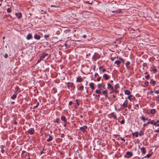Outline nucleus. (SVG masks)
<instances>
[{
    "instance_id": "nucleus-59",
    "label": "nucleus",
    "mask_w": 159,
    "mask_h": 159,
    "mask_svg": "<svg viewBox=\"0 0 159 159\" xmlns=\"http://www.w3.org/2000/svg\"><path fill=\"white\" fill-rule=\"evenodd\" d=\"M65 135L64 134H61V137L62 138H64L65 137Z\"/></svg>"
},
{
    "instance_id": "nucleus-56",
    "label": "nucleus",
    "mask_w": 159,
    "mask_h": 159,
    "mask_svg": "<svg viewBox=\"0 0 159 159\" xmlns=\"http://www.w3.org/2000/svg\"><path fill=\"white\" fill-rule=\"evenodd\" d=\"M8 54L7 53L5 54L4 55V58H7L8 57Z\"/></svg>"
},
{
    "instance_id": "nucleus-45",
    "label": "nucleus",
    "mask_w": 159,
    "mask_h": 159,
    "mask_svg": "<svg viewBox=\"0 0 159 159\" xmlns=\"http://www.w3.org/2000/svg\"><path fill=\"white\" fill-rule=\"evenodd\" d=\"M19 89V87L17 86L15 88V91L14 92H17V91H18Z\"/></svg>"
},
{
    "instance_id": "nucleus-25",
    "label": "nucleus",
    "mask_w": 159,
    "mask_h": 159,
    "mask_svg": "<svg viewBox=\"0 0 159 159\" xmlns=\"http://www.w3.org/2000/svg\"><path fill=\"white\" fill-rule=\"evenodd\" d=\"M156 112V110L155 109H152L151 110L150 113L152 114H154Z\"/></svg>"
},
{
    "instance_id": "nucleus-6",
    "label": "nucleus",
    "mask_w": 159,
    "mask_h": 159,
    "mask_svg": "<svg viewBox=\"0 0 159 159\" xmlns=\"http://www.w3.org/2000/svg\"><path fill=\"white\" fill-rule=\"evenodd\" d=\"M28 132L29 134H34V130L33 128H31L28 130Z\"/></svg>"
},
{
    "instance_id": "nucleus-49",
    "label": "nucleus",
    "mask_w": 159,
    "mask_h": 159,
    "mask_svg": "<svg viewBox=\"0 0 159 159\" xmlns=\"http://www.w3.org/2000/svg\"><path fill=\"white\" fill-rule=\"evenodd\" d=\"M95 97L97 98V99L98 100L100 98V95H96Z\"/></svg>"
},
{
    "instance_id": "nucleus-2",
    "label": "nucleus",
    "mask_w": 159,
    "mask_h": 159,
    "mask_svg": "<svg viewBox=\"0 0 159 159\" xmlns=\"http://www.w3.org/2000/svg\"><path fill=\"white\" fill-rule=\"evenodd\" d=\"M93 59L94 60H96L97 59L99 58L100 57V56L99 54L97 53H95L93 56Z\"/></svg>"
},
{
    "instance_id": "nucleus-16",
    "label": "nucleus",
    "mask_w": 159,
    "mask_h": 159,
    "mask_svg": "<svg viewBox=\"0 0 159 159\" xmlns=\"http://www.w3.org/2000/svg\"><path fill=\"white\" fill-rule=\"evenodd\" d=\"M15 15L19 19L20 18L22 17V15L21 13H15Z\"/></svg>"
},
{
    "instance_id": "nucleus-33",
    "label": "nucleus",
    "mask_w": 159,
    "mask_h": 159,
    "mask_svg": "<svg viewBox=\"0 0 159 159\" xmlns=\"http://www.w3.org/2000/svg\"><path fill=\"white\" fill-rule=\"evenodd\" d=\"M96 93L97 94H100L101 93V92L100 90L99 89H97L96 90Z\"/></svg>"
},
{
    "instance_id": "nucleus-62",
    "label": "nucleus",
    "mask_w": 159,
    "mask_h": 159,
    "mask_svg": "<svg viewBox=\"0 0 159 159\" xmlns=\"http://www.w3.org/2000/svg\"><path fill=\"white\" fill-rule=\"evenodd\" d=\"M44 150V148H43V149H42V151H41L40 152V153L41 154H42L43 153H44V152H43V151Z\"/></svg>"
},
{
    "instance_id": "nucleus-40",
    "label": "nucleus",
    "mask_w": 159,
    "mask_h": 159,
    "mask_svg": "<svg viewBox=\"0 0 159 159\" xmlns=\"http://www.w3.org/2000/svg\"><path fill=\"white\" fill-rule=\"evenodd\" d=\"M135 108L136 110H138L139 108V106L138 104H136L135 105Z\"/></svg>"
},
{
    "instance_id": "nucleus-23",
    "label": "nucleus",
    "mask_w": 159,
    "mask_h": 159,
    "mask_svg": "<svg viewBox=\"0 0 159 159\" xmlns=\"http://www.w3.org/2000/svg\"><path fill=\"white\" fill-rule=\"evenodd\" d=\"M122 107L125 108L128 107V103L127 102V100L125 101V102L123 103Z\"/></svg>"
},
{
    "instance_id": "nucleus-61",
    "label": "nucleus",
    "mask_w": 159,
    "mask_h": 159,
    "mask_svg": "<svg viewBox=\"0 0 159 159\" xmlns=\"http://www.w3.org/2000/svg\"><path fill=\"white\" fill-rule=\"evenodd\" d=\"M154 132H159V128L157 130H155L154 131Z\"/></svg>"
},
{
    "instance_id": "nucleus-17",
    "label": "nucleus",
    "mask_w": 159,
    "mask_h": 159,
    "mask_svg": "<svg viewBox=\"0 0 159 159\" xmlns=\"http://www.w3.org/2000/svg\"><path fill=\"white\" fill-rule=\"evenodd\" d=\"M140 119L143 120V122H145L146 120H148V118H145L144 116L140 117Z\"/></svg>"
},
{
    "instance_id": "nucleus-19",
    "label": "nucleus",
    "mask_w": 159,
    "mask_h": 159,
    "mask_svg": "<svg viewBox=\"0 0 159 159\" xmlns=\"http://www.w3.org/2000/svg\"><path fill=\"white\" fill-rule=\"evenodd\" d=\"M32 38V35L30 34H28L26 37V39L28 40L31 39Z\"/></svg>"
},
{
    "instance_id": "nucleus-20",
    "label": "nucleus",
    "mask_w": 159,
    "mask_h": 159,
    "mask_svg": "<svg viewBox=\"0 0 159 159\" xmlns=\"http://www.w3.org/2000/svg\"><path fill=\"white\" fill-rule=\"evenodd\" d=\"M34 37L35 39L37 40H39L41 38V37L39 35H38L36 34H34Z\"/></svg>"
},
{
    "instance_id": "nucleus-13",
    "label": "nucleus",
    "mask_w": 159,
    "mask_h": 159,
    "mask_svg": "<svg viewBox=\"0 0 159 159\" xmlns=\"http://www.w3.org/2000/svg\"><path fill=\"white\" fill-rule=\"evenodd\" d=\"M126 154L128 156V157L129 158H130L133 155V153L131 152H126Z\"/></svg>"
},
{
    "instance_id": "nucleus-51",
    "label": "nucleus",
    "mask_w": 159,
    "mask_h": 159,
    "mask_svg": "<svg viewBox=\"0 0 159 159\" xmlns=\"http://www.w3.org/2000/svg\"><path fill=\"white\" fill-rule=\"evenodd\" d=\"M75 101L76 102V104L77 105V106H79L80 105V103L79 102L78 100L76 99Z\"/></svg>"
},
{
    "instance_id": "nucleus-39",
    "label": "nucleus",
    "mask_w": 159,
    "mask_h": 159,
    "mask_svg": "<svg viewBox=\"0 0 159 159\" xmlns=\"http://www.w3.org/2000/svg\"><path fill=\"white\" fill-rule=\"evenodd\" d=\"M117 13H121L122 12V11L121 9H118L116 11Z\"/></svg>"
},
{
    "instance_id": "nucleus-35",
    "label": "nucleus",
    "mask_w": 159,
    "mask_h": 159,
    "mask_svg": "<svg viewBox=\"0 0 159 159\" xmlns=\"http://www.w3.org/2000/svg\"><path fill=\"white\" fill-rule=\"evenodd\" d=\"M7 12L8 13H10L11 12V10L10 7L7 8Z\"/></svg>"
},
{
    "instance_id": "nucleus-55",
    "label": "nucleus",
    "mask_w": 159,
    "mask_h": 159,
    "mask_svg": "<svg viewBox=\"0 0 159 159\" xmlns=\"http://www.w3.org/2000/svg\"><path fill=\"white\" fill-rule=\"evenodd\" d=\"M51 7H59V6H55L54 5H51Z\"/></svg>"
},
{
    "instance_id": "nucleus-21",
    "label": "nucleus",
    "mask_w": 159,
    "mask_h": 159,
    "mask_svg": "<svg viewBox=\"0 0 159 159\" xmlns=\"http://www.w3.org/2000/svg\"><path fill=\"white\" fill-rule=\"evenodd\" d=\"M141 152L143 154H145L146 152V150L144 147H143L141 148Z\"/></svg>"
},
{
    "instance_id": "nucleus-28",
    "label": "nucleus",
    "mask_w": 159,
    "mask_h": 159,
    "mask_svg": "<svg viewBox=\"0 0 159 159\" xmlns=\"http://www.w3.org/2000/svg\"><path fill=\"white\" fill-rule=\"evenodd\" d=\"M149 124H154V123L155 122H154V120H151L150 119H149Z\"/></svg>"
},
{
    "instance_id": "nucleus-15",
    "label": "nucleus",
    "mask_w": 159,
    "mask_h": 159,
    "mask_svg": "<svg viewBox=\"0 0 159 159\" xmlns=\"http://www.w3.org/2000/svg\"><path fill=\"white\" fill-rule=\"evenodd\" d=\"M107 85L108 86L107 88L108 89H111V90H113V87L111 85V84L109 83H107Z\"/></svg>"
},
{
    "instance_id": "nucleus-1",
    "label": "nucleus",
    "mask_w": 159,
    "mask_h": 159,
    "mask_svg": "<svg viewBox=\"0 0 159 159\" xmlns=\"http://www.w3.org/2000/svg\"><path fill=\"white\" fill-rule=\"evenodd\" d=\"M88 128V127L84 125L83 127H80L79 130H80L81 131L84 133L85 132H86V130Z\"/></svg>"
},
{
    "instance_id": "nucleus-29",
    "label": "nucleus",
    "mask_w": 159,
    "mask_h": 159,
    "mask_svg": "<svg viewBox=\"0 0 159 159\" xmlns=\"http://www.w3.org/2000/svg\"><path fill=\"white\" fill-rule=\"evenodd\" d=\"M144 134L143 132L141 130H140L139 132V135L140 136H141L142 135H143Z\"/></svg>"
},
{
    "instance_id": "nucleus-48",
    "label": "nucleus",
    "mask_w": 159,
    "mask_h": 159,
    "mask_svg": "<svg viewBox=\"0 0 159 159\" xmlns=\"http://www.w3.org/2000/svg\"><path fill=\"white\" fill-rule=\"evenodd\" d=\"M149 83L148 81H145L144 82V84L146 86H148V85Z\"/></svg>"
},
{
    "instance_id": "nucleus-27",
    "label": "nucleus",
    "mask_w": 159,
    "mask_h": 159,
    "mask_svg": "<svg viewBox=\"0 0 159 159\" xmlns=\"http://www.w3.org/2000/svg\"><path fill=\"white\" fill-rule=\"evenodd\" d=\"M132 135L133 136L135 135L136 137H137L138 136V133L137 132H135L132 133Z\"/></svg>"
},
{
    "instance_id": "nucleus-41",
    "label": "nucleus",
    "mask_w": 159,
    "mask_h": 159,
    "mask_svg": "<svg viewBox=\"0 0 159 159\" xmlns=\"http://www.w3.org/2000/svg\"><path fill=\"white\" fill-rule=\"evenodd\" d=\"M102 83L101 84H98V88H100L101 87V86H102Z\"/></svg>"
},
{
    "instance_id": "nucleus-50",
    "label": "nucleus",
    "mask_w": 159,
    "mask_h": 159,
    "mask_svg": "<svg viewBox=\"0 0 159 159\" xmlns=\"http://www.w3.org/2000/svg\"><path fill=\"white\" fill-rule=\"evenodd\" d=\"M42 60V59L40 57L38 59V60L37 61V63H39Z\"/></svg>"
},
{
    "instance_id": "nucleus-4",
    "label": "nucleus",
    "mask_w": 159,
    "mask_h": 159,
    "mask_svg": "<svg viewBox=\"0 0 159 159\" xmlns=\"http://www.w3.org/2000/svg\"><path fill=\"white\" fill-rule=\"evenodd\" d=\"M128 99L131 101L133 100H135V97L132 95H130L128 97Z\"/></svg>"
},
{
    "instance_id": "nucleus-10",
    "label": "nucleus",
    "mask_w": 159,
    "mask_h": 159,
    "mask_svg": "<svg viewBox=\"0 0 159 159\" xmlns=\"http://www.w3.org/2000/svg\"><path fill=\"white\" fill-rule=\"evenodd\" d=\"M150 83L154 86L156 84V81L153 80L152 79H151L150 80Z\"/></svg>"
},
{
    "instance_id": "nucleus-60",
    "label": "nucleus",
    "mask_w": 159,
    "mask_h": 159,
    "mask_svg": "<svg viewBox=\"0 0 159 159\" xmlns=\"http://www.w3.org/2000/svg\"><path fill=\"white\" fill-rule=\"evenodd\" d=\"M154 92L157 94H158L159 93V90L156 91H154Z\"/></svg>"
},
{
    "instance_id": "nucleus-47",
    "label": "nucleus",
    "mask_w": 159,
    "mask_h": 159,
    "mask_svg": "<svg viewBox=\"0 0 159 159\" xmlns=\"http://www.w3.org/2000/svg\"><path fill=\"white\" fill-rule=\"evenodd\" d=\"M59 119L57 118L56 120V121H54V122L58 124L59 122Z\"/></svg>"
},
{
    "instance_id": "nucleus-12",
    "label": "nucleus",
    "mask_w": 159,
    "mask_h": 159,
    "mask_svg": "<svg viewBox=\"0 0 159 159\" xmlns=\"http://www.w3.org/2000/svg\"><path fill=\"white\" fill-rule=\"evenodd\" d=\"M17 93L14 92V93L11 97V98L13 100H14L16 98Z\"/></svg>"
},
{
    "instance_id": "nucleus-63",
    "label": "nucleus",
    "mask_w": 159,
    "mask_h": 159,
    "mask_svg": "<svg viewBox=\"0 0 159 159\" xmlns=\"http://www.w3.org/2000/svg\"><path fill=\"white\" fill-rule=\"evenodd\" d=\"M71 83L68 82L67 83V86L68 87V86H70V84Z\"/></svg>"
},
{
    "instance_id": "nucleus-9",
    "label": "nucleus",
    "mask_w": 159,
    "mask_h": 159,
    "mask_svg": "<svg viewBox=\"0 0 159 159\" xmlns=\"http://www.w3.org/2000/svg\"><path fill=\"white\" fill-rule=\"evenodd\" d=\"M110 115L111 116V117L115 119L116 120H117V118L114 112H111L110 114Z\"/></svg>"
},
{
    "instance_id": "nucleus-43",
    "label": "nucleus",
    "mask_w": 159,
    "mask_h": 159,
    "mask_svg": "<svg viewBox=\"0 0 159 159\" xmlns=\"http://www.w3.org/2000/svg\"><path fill=\"white\" fill-rule=\"evenodd\" d=\"M50 34H45L44 35V38L45 39H47L49 37Z\"/></svg>"
},
{
    "instance_id": "nucleus-18",
    "label": "nucleus",
    "mask_w": 159,
    "mask_h": 159,
    "mask_svg": "<svg viewBox=\"0 0 159 159\" xmlns=\"http://www.w3.org/2000/svg\"><path fill=\"white\" fill-rule=\"evenodd\" d=\"M89 85L90 86V87L92 89L93 91L94 90L95 88L94 86V84L93 83H90L89 84Z\"/></svg>"
},
{
    "instance_id": "nucleus-24",
    "label": "nucleus",
    "mask_w": 159,
    "mask_h": 159,
    "mask_svg": "<svg viewBox=\"0 0 159 159\" xmlns=\"http://www.w3.org/2000/svg\"><path fill=\"white\" fill-rule=\"evenodd\" d=\"M84 90V86L82 84L81 85H80L79 88H78V90Z\"/></svg>"
},
{
    "instance_id": "nucleus-7",
    "label": "nucleus",
    "mask_w": 159,
    "mask_h": 159,
    "mask_svg": "<svg viewBox=\"0 0 159 159\" xmlns=\"http://www.w3.org/2000/svg\"><path fill=\"white\" fill-rule=\"evenodd\" d=\"M103 77L106 80H108L110 78V77L107 74H104L103 75Z\"/></svg>"
},
{
    "instance_id": "nucleus-53",
    "label": "nucleus",
    "mask_w": 159,
    "mask_h": 159,
    "mask_svg": "<svg viewBox=\"0 0 159 159\" xmlns=\"http://www.w3.org/2000/svg\"><path fill=\"white\" fill-rule=\"evenodd\" d=\"M147 64L146 63H144L143 64V67H146L147 66Z\"/></svg>"
},
{
    "instance_id": "nucleus-36",
    "label": "nucleus",
    "mask_w": 159,
    "mask_h": 159,
    "mask_svg": "<svg viewBox=\"0 0 159 159\" xmlns=\"http://www.w3.org/2000/svg\"><path fill=\"white\" fill-rule=\"evenodd\" d=\"M152 70L153 71L154 73H156L157 72V69L155 67L153 68V69H152Z\"/></svg>"
},
{
    "instance_id": "nucleus-64",
    "label": "nucleus",
    "mask_w": 159,
    "mask_h": 159,
    "mask_svg": "<svg viewBox=\"0 0 159 159\" xmlns=\"http://www.w3.org/2000/svg\"><path fill=\"white\" fill-rule=\"evenodd\" d=\"M73 103L72 101H70L69 102V104L70 105H71Z\"/></svg>"
},
{
    "instance_id": "nucleus-22",
    "label": "nucleus",
    "mask_w": 159,
    "mask_h": 159,
    "mask_svg": "<svg viewBox=\"0 0 159 159\" xmlns=\"http://www.w3.org/2000/svg\"><path fill=\"white\" fill-rule=\"evenodd\" d=\"M130 64V62L129 61H128L126 63L125 65L126 66L127 69H129L130 68V67L129 66V65Z\"/></svg>"
},
{
    "instance_id": "nucleus-14",
    "label": "nucleus",
    "mask_w": 159,
    "mask_h": 159,
    "mask_svg": "<svg viewBox=\"0 0 159 159\" xmlns=\"http://www.w3.org/2000/svg\"><path fill=\"white\" fill-rule=\"evenodd\" d=\"M61 120L64 122H66L67 121V119L66 117L64 116H61Z\"/></svg>"
},
{
    "instance_id": "nucleus-32",
    "label": "nucleus",
    "mask_w": 159,
    "mask_h": 159,
    "mask_svg": "<svg viewBox=\"0 0 159 159\" xmlns=\"http://www.w3.org/2000/svg\"><path fill=\"white\" fill-rule=\"evenodd\" d=\"M39 102H38L37 103V104L36 105V106H34L33 107V109H35V108H37L38 106H39Z\"/></svg>"
},
{
    "instance_id": "nucleus-46",
    "label": "nucleus",
    "mask_w": 159,
    "mask_h": 159,
    "mask_svg": "<svg viewBox=\"0 0 159 159\" xmlns=\"http://www.w3.org/2000/svg\"><path fill=\"white\" fill-rule=\"evenodd\" d=\"M149 124V121L148 120V122H147V123L144 124L143 125V126L144 127H145L146 126H147Z\"/></svg>"
},
{
    "instance_id": "nucleus-54",
    "label": "nucleus",
    "mask_w": 159,
    "mask_h": 159,
    "mask_svg": "<svg viewBox=\"0 0 159 159\" xmlns=\"http://www.w3.org/2000/svg\"><path fill=\"white\" fill-rule=\"evenodd\" d=\"M121 123L122 124H124L125 123V120L124 119H122V120L121 121Z\"/></svg>"
},
{
    "instance_id": "nucleus-34",
    "label": "nucleus",
    "mask_w": 159,
    "mask_h": 159,
    "mask_svg": "<svg viewBox=\"0 0 159 159\" xmlns=\"http://www.w3.org/2000/svg\"><path fill=\"white\" fill-rule=\"evenodd\" d=\"M151 155L150 154H147V155L144 157V158H149L150 156H151Z\"/></svg>"
},
{
    "instance_id": "nucleus-26",
    "label": "nucleus",
    "mask_w": 159,
    "mask_h": 159,
    "mask_svg": "<svg viewBox=\"0 0 159 159\" xmlns=\"http://www.w3.org/2000/svg\"><path fill=\"white\" fill-rule=\"evenodd\" d=\"M125 93L126 95H129L130 94V93L129 90H126L125 91Z\"/></svg>"
},
{
    "instance_id": "nucleus-8",
    "label": "nucleus",
    "mask_w": 159,
    "mask_h": 159,
    "mask_svg": "<svg viewBox=\"0 0 159 159\" xmlns=\"http://www.w3.org/2000/svg\"><path fill=\"white\" fill-rule=\"evenodd\" d=\"M83 79L81 77L79 76L77 78L76 81L77 82H80L83 81Z\"/></svg>"
},
{
    "instance_id": "nucleus-42",
    "label": "nucleus",
    "mask_w": 159,
    "mask_h": 159,
    "mask_svg": "<svg viewBox=\"0 0 159 159\" xmlns=\"http://www.w3.org/2000/svg\"><path fill=\"white\" fill-rule=\"evenodd\" d=\"M145 78L147 79H148L150 77V75L148 74V75H147L145 76Z\"/></svg>"
},
{
    "instance_id": "nucleus-58",
    "label": "nucleus",
    "mask_w": 159,
    "mask_h": 159,
    "mask_svg": "<svg viewBox=\"0 0 159 159\" xmlns=\"http://www.w3.org/2000/svg\"><path fill=\"white\" fill-rule=\"evenodd\" d=\"M101 77H99L97 79V81H99L101 79Z\"/></svg>"
},
{
    "instance_id": "nucleus-57",
    "label": "nucleus",
    "mask_w": 159,
    "mask_h": 159,
    "mask_svg": "<svg viewBox=\"0 0 159 159\" xmlns=\"http://www.w3.org/2000/svg\"><path fill=\"white\" fill-rule=\"evenodd\" d=\"M116 57H111V61H113L116 59Z\"/></svg>"
},
{
    "instance_id": "nucleus-44",
    "label": "nucleus",
    "mask_w": 159,
    "mask_h": 159,
    "mask_svg": "<svg viewBox=\"0 0 159 159\" xmlns=\"http://www.w3.org/2000/svg\"><path fill=\"white\" fill-rule=\"evenodd\" d=\"M92 2H93L92 1L91 2H90L89 1H85L84 2L86 3H89V4H92Z\"/></svg>"
},
{
    "instance_id": "nucleus-11",
    "label": "nucleus",
    "mask_w": 159,
    "mask_h": 159,
    "mask_svg": "<svg viewBox=\"0 0 159 159\" xmlns=\"http://www.w3.org/2000/svg\"><path fill=\"white\" fill-rule=\"evenodd\" d=\"M48 54L45 53V52H43L42 53L41 56H40V57H41V58L42 59H44V58L45 57H46L47 56H48Z\"/></svg>"
},
{
    "instance_id": "nucleus-31",
    "label": "nucleus",
    "mask_w": 159,
    "mask_h": 159,
    "mask_svg": "<svg viewBox=\"0 0 159 159\" xmlns=\"http://www.w3.org/2000/svg\"><path fill=\"white\" fill-rule=\"evenodd\" d=\"M120 63V61L119 60H117L115 62L114 64H116L117 65H119V64Z\"/></svg>"
},
{
    "instance_id": "nucleus-52",
    "label": "nucleus",
    "mask_w": 159,
    "mask_h": 159,
    "mask_svg": "<svg viewBox=\"0 0 159 159\" xmlns=\"http://www.w3.org/2000/svg\"><path fill=\"white\" fill-rule=\"evenodd\" d=\"M154 125H156L157 126H159V124L158 123H157L156 122H155Z\"/></svg>"
},
{
    "instance_id": "nucleus-5",
    "label": "nucleus",
    "mask_w": 159,
    "mask_h": 159,
    "mask_svg": "<svg viewBox=\"0 0 159 159\" xmlns=\"http://www.w3.org/2000/svg\"><path fill=\"white\" fill-rule=\"evenodd\" d=\"M49 136V138L47 139V142H49L51 141H52L53 139V138L52 137V136L50 134H47L45 136L46 138H47V136Z\"/></svg>"
},
{
    "instance_id": "nucleus-30",
    "label": "nucleus",
    "mask_w": 159,
    "mask_h": 159,
    "mask_svg": "<svg viewBox=\"0 0 159 159\" xmlns=\"http://www.w3.org/2000/svg\"><path fill=\"white\" fill-rule=\"evenodd\" d=\"M119 88V84H117L115 85L114 88V89H117L118 88Z\"/></svg>"
},
{
    "instance_id": "nucleus-38",
    "label": "nucleus",
    "mask_w": 159,
    "mask_h": 159,
    "mask_svg": "<svg viewBox=\"0 0 159 159\" xmlns=\"http://www.w3.org/2000/svg\"><path fill=\"white\" fill-rule=\"evenodd\" d=\"M111 91H112L116 93H119V91L118 90H117V89L115 90V89H113V90H112Z\"/></svg>"
},
{
    "instance_id": "nucleus-37",
    "label": "nucleus",
    "mask_w": 159,
    "mask_h": 159,
    "mask_svg": "<svg viewBox=\"0 0 159 159\" xmlns=\"http://www.w3.org/2000/svg\"><path fill=\"white\" fill-rule=\"evenodd\" d=\"M107 90H106L103 91H102V94L105 95V94H106L107 93Z\"/></svg>"
},
{
    "instance_id": "nucleus-3",
    "label": "nucleus",
    "mask_w": 159,
    "mask_h": 159,
    "mask_svg": "<svg viewBox=\"0 0 159 159\" xmlns=\"http://www.w3.org/2000/svg\"><path fill=\"white\" fill-rule=\"evenodd\" d=\"M75 87L74 84L73 83H71L70 84V86H68V88L70 89V90H74Z\"/></svg>"
}]
</instances>
